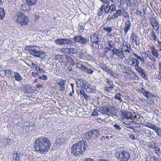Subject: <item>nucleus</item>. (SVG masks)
Instances as JSON below:
<instances>
[{"instance_id": "864d4df0", "label": "nucleus", "mask_w": 161, "mask_h": 161, "mask_svg": "<svg viewBox=\"0 0 161 161\" xmlns=\"http://www.w3.org/2000/svg\"><path fill=\"white\" fill-rule=\"evenodd\" d=\"M63 38L58 39L55 40V43L59 45H62Z\"/></svg>"}, {"instance_id": "37998d69", "label": "nucleus", "mask_w": 161, "mask_h": 161, "mask_svg": "<svg viewBox=\"0 0 161 161\" xmlns=\"http://www.w3.org/2000/svg\"><path fill=\"white\" fill-rule=\"evenodd\" d=\"M114 98L117 99L120 102H121L122 101V98H121V94L119 93H116L115 95Z\"/></svg>"}, {"instance_id": "338daca9", "label": "nucleus", "mask_w": 161, "mask_h": 161, "mask_svg": "<svg viewBox=\"0 0 161 161\" xmlns=\"http://www.w3.org/2000/svg\"><path fill=\"white\" fill-rule=\"evenodd\" d=\"M77 80L76 83L80 85H81L82 83H83L84 81V80L82 79H78Z\"/></svg>"}, {"instance_id": "774afa93", "label": "nucleus", "mask_w": 161, "mask_h": 161, "mask_svg": "<svg viewBox=\"0 0 161 161\" xmlns=\"http://www.w3.org/2000/svg\"><path fill=\"white\" fill-rule=\"evenodd\" d=\"M39 74V73L37 72H33L31 73L32 76L35 78H36L37 77Z\"/></svg>"}, {"instance_id": "dca6fc26", "label": "nucleus", "mask_w": 161, "mask_h": 161, "mask_svg": "<svg viewBox=\"0 0 161 161\" xmlns=\"http://www.w3.org/2000/svg\"><path fill=\"white\" fill-rule=\"evenodd\" d=\"M118 110L114 107H111L108 108V115L109 116H116L118 113Z\"/></svg>"}, {"instance_id": "c85d7f7f", "label": "nucleus", "mask_w": 161, "mask_h": 161, "mask_svg": "<svg viewBox=\"0 0 161 161\" xmlns=\"http://www.w3.org/2000/svg\"><path fill=\"white\" fill-rule=\"evenodd\" d=\"M92 136H93V137H95L97 138L98 136L100 135V132L99 130H92L90 131Z\"/></svg>"}, {"instance_id": "4d7b16f0", "label": "nucleus", "mask_w": 161, "mask_h": 161, "mask_svg": "<svg viewBox=\"0 0 161 161\" xmlns=\"http://www.w3.org/2000/svg\"><path fill=\"white\" fill-rule=\"evenodd\" d=\"M155 153L157 154V155L159 157H161V151L159 148L157 149H155L154 151Z\"/></svg>"}, {"instance_id": "9d476101", "label": "nucleus", "mask_w": 161, "mask_h": 161, "mask_svg": "<svg viewBox=\"0 0 161 161\" xmlns=\"http://www.w3.org/2000/svg\"><path fill=\"white\" fill-rule=\"evenodd\" d=\"M30 53L37 57L43 59L45 57V52L43 51H38L36 49H33L31 50Z\"/></svg>"}, {"instance_id": "39448f33", "label": "nucleus", "mask_w": 161, "mask_h": 161, "mask_svg": "<svg viewBox=\"0 0 161 161\" xmlns=\"http://www.w3.org/2000/svg\"><path fill=\"white\" fill-rule=\"evenodd\" d=\"M107 1L108 3H104L106 4L107 5L103 4L98 9L97 14L98 16H101L103 14L105 15L108 13L110 10L109 6V4L110 3V1L113 3H115L117 2V0H115L114 1H113L111 0H108Z\"/></svg>"}, {"instance_id": "e2e57ef3", "label": "nucleus", "mask_w": 161, "mask_h": 161, "mask_svg": "<svg viewBox=\"0 0 161 161\" xmlns=\"http://www.w3.org/2000/svg\"><path fill=\"white\" fill-rule=\"evenodd\" d=\"M1 72H3V73L4 72V75H7V74H8V73L11 74V70H9V69H8V70H2Z\"/></svg>"}, {"instance_id": "aec40b11", "label": "nucleus", "mask_w": 161, "mask_h": 161, "mask_svg": "<svg viewBox=\"0 0 161 161\" xmlns=\"http://www.w3.org/2000/svg\"><path fill=\"white\" fill-rule=\"evenodd\" d=\"M25 15V14L22 13H19L15 16L14 19L15 21L19 24L21 19H23V17Z\"/></svg>"}, {"instance_id": "680f3d73", "label": "nucleus", "mask_w": 161, "mask_h": 161, "mask_svg": "<svg viewBox=\"0 0 161 161\" xmlns=\"http://www.w3.org/2000/svg\"><path fill=\"white\" fill-rule=\"evenodd\" d=\"M134 37L135 38V40L134 42H135L136 45H139L140 43L139 41H138L137 39V36L136 35H135Z\"/></svg>"}, {"instance_id": "4be33fe9", "label": "nucleus", "mask_w": 161, "mask_h": 161, "mask_svg": "<svg viewBox=\"0 0 161 161\" xmlns=\"http://www.w3.org/2000/svg\"><path fill=\"white\" fill-rule=\"evenodd\" d=\"M19 24L21 26H24L27 25L29 22V19L28 17L25 15L24 16L23 19H21Z\"/></svg>"}, {"instance_id": "72a5a7b5", "label": "nucleus", "mask_w": 161, "mask_h": 161, "mask_svg": "<svg viewBox=\"0 0 161 161\" xmlns=\"http://www.w3.org/2000/svg\"><path fill=\"white\" fill-rule=\"evenodd\" d=\"M122 14V10L119 9L116 10V12L113 13L114 15L115 19L118 18L119 16H120Z\"/></svg>"}, {"instance_id": "603ef678", "label": "nucleus", "mask_w": 161, "mask_h": 161, "mask_svg": "<svg viewBox=\"0 0 161 161\" xmlns=\"http://www.w3.org/2000/svg\"><path fill=\"white\" fill-rule=\"evenodd\" d=\"M151 37L153 40L156 41L157 40V36L154 31H153L151 32Z\"/></svg>"}, {"instance_id": "49530a36", "label": "nucleus", "mask_w": 161, "mask_h": 161, "mask_svg": "<svg viewBox=\"0 0 161 161\" xmlns=\"http://www.w3.org/2000/svg\"><path fill=\"white\" fill-rule=\"evenodd\" d=\"M122 15L125 17L127 18L129 17V15L128 14V13L127 12L125 9L122 10Z\"/></svg>"}, {"instance_id": "c756f323", "label": "nucleus", "mask_w": 161, "mask_h": 161, "mask_svg": "<svg viewBox=\"0 0 161 161\" xmlns=\"http://www.w3.org/2000/svg\"><path fill=\"white\" fill-rule=\"evenodd\" d=\"M62 41V45L69 44L71 45H73V42L71 39L63 38Z\"/></svg>"}, {"instance_id": "f8f14e48", "label": "nucleus", "mask_w": 161, "mask_h": 161, "mask_svg": "<svg viewBox=\"0 0 161 161\" xmlns=\"http://www.w3.org/2000/svg\"><path fill=\"white\" fill-rule=\"evenodd\" d=\"M61 52L65 54L72 55L78 53V49L75 48H63L61 49Z\"/></svg>"}, {"instance_id": "0e129e2a", "label": "nucleus", "mask_w": 161, "mask_h": 161, "mask_svg": "<svg viewBox=\"0 0 161 161\" xmlns=\"http://www.w3.org/2000/svg\"><path fill=\"white\" fill-rule=\"evenodd\" d=\"M152 94L149 91H147L144 96L147 98H148L151 96Z\"/></svg>"}, {"instance_id": "bb28decb", "label": "nucleus", "mask_w": 161, "mask_h": 161, "mask_svg": "<svg viewBox=\"0 0 161 161\" xmlns=\"http://www.w3.org/2000/svg\"><path fill=\"white\" fill-rule=\"evenodd\" d=\"M85 88L88 92H93L94 91L92 86L89 84L87 83L86 84H85Z\"/></svg>"}, {"instance_id": "412c9836", "label": "nucleus", "mask_w": 161, "mask_h": 161, "mask_svg": "<svg viewBox=\"0 0 161 161\" xmlns=\"http://www.w3.org/2000/svg\"><path fill=\"white\" fill-rule=\"evenodd\" d=\"M65 80H62L57 82V84L59 86V88L58 89V90L61 92H63L65 90Z\"/></svg>"}, {"instance_id": "393cba45", "label": "nucleus", "mask_w": 161, "mask_h": 161, "mask_svg": "<svg viewBox=\"0 0 161 161\" xmlns=\"http://www.w3.org/2000/svg\"><path fill=\"white\" fill-rule=\"evenodd\" d=\"M12 139L5 138L3 140L2 142L3 143V145L6 146V147H9L12 144Z\"/></svg>"}, {"instance_id": "0eeeda50", "label": "nucleus", "mask_w": 161, "mask_h": 161, "mask_svg": "<svg viewBox=\"0 0 161 161\" xmlns=\"http://www.w3.org/2000/svg\"><path fill=\"white\" fill-rule=\"evenodd\" d=\"M145 126L153 130L156 133V135L160 138H161V129L158 127L150 122L146 123L144 124Z\"/></svg>"}, {"instance_id": "de8ad7c7", "label": "nucleus", "mask_w": 161, "mask_h": 161, "mask_svg": "<svg viewBox=\"0 0 161 161\" xmlns=\"http://www.w3.org/2000/svg\"><path fill=\"white\" fill-rule=\"evenodd\" d=\"M77 28L80 33H82L84 31V28L82 25L79 24Z\"/></svg>"}, {"instance_id": "58836bf2", "label": "nucleus", "mask_w": 161, "mask_h": 161, "mask_svg": "<svg viewBox=\"0 0 161 161\" xmlns=\"http://www.w3.org/2000/svg\"><path fill=\"white\" fill-rule=\"evenodd\" d=\"M25 1L31 6L35 4L37 2L36 0H25Z\"/></svg>"}, {"instance_id": "cd10ccee", "label": "nucleus", "mask_w": 161, "mask_h": 161, "mask_svg": "<svg viewBox=\"0 0 161 161\" xmlns=\"http://www.w3.org/2000/svg\"><path fill=\"white\" fill-rule=\"evenodd\" d=\"M12 73L14 74V78L15 80L20 81L22 80V77L18 73L16 72H13Z\"/></svg>"}, {"instance_id": "69168bd1", "label": "nucleus", "mask_w": 161, "mask_h": 161, "mask_svg": "<svg viewBox=\"0 0 161 161\" xmlns=\"http://www.w3.org/2000/svg\"><path fill=\"white\" fill-rule=\"evenodd\" d=\"M115 129L117 130H119L121 129V127L117 124H115L114 125Z\"/></svg>"}, {"instance_id": "a878e982", "label": "nucleus", "mask_w": 161, "mask_h": 161, "mask_svg": "<svg viewBox=\"0 0 161 161\" xmlns=\"http://www.w3.org/2000/svg\"><path fill=\"white\" fill-rule=\"evenodd\" d=\"M127 4L128 5L131 6L133 8H136L137 5V2L136 0H128Z\"/></svg>"}, {"instance_id": "473e14b6", "label": "nucleus", "mask_w": 161, "mask_h": 161, "mask_svg": "<svg viewBox=\"0 0 161 161\" xmlns=\"http://www.w3.org/2000/svg\"><path fill=\"white\" fill-rule=\"evenodd\" d=\"M22 157V154L20 153H14L13 155V157L16 161H20V158Z\"/></svg>"}, {"instance_id": "a18cd8bd", "label": "nucleus", "mask_w": 161, "mask_h": 161, "mask_svg": "<svg viewBox=\"0 0 161 161\" xmlns=\"http://www.w3.org/2000/svg\"><path fill=\"white\" fill-rule=\"evenodd\" d=\"M100 110L102 114H107L108 115V108H102Z\"/></svg>"}, {"instance_id": "1a4fd4ad", "label": "nucleus", "mask_w": 161, "mask_h": 161, "mask_svg": "<svg viewBox=\"0 0 161 161\" xmlns=\"http://www.w3.org/2000/svg\"><path fill=\"white\" fill-rule=\"evenodd\" d=\"M74 40L75 42H78L83 45H86L89 42V39L79 34L74 37Z\"/></svg>"}, {"instance_id": "13d9d810", "label": "nucleus", "mask_w": 161, "mask_h": 161, "mask_svg": "<svg viewBox=\"0 0 161 161\" xmlns=\"http://www.w3.org/2000/svg\"><path fill=\"white\" fill-rule=\"evenodd\" d=\"M80 93L82 95L85 99H87L89 97L85 92L83 90H80Z\"/></svg>"}, {"instance_id": "f704fd0d", "label": "nucleus", "mask_w": 161, "mask_h": 161, "mask_svg": "<svg viewBox=\"0 0 161 161\" xmlns=\"http://www.w3.org/2000/svg\"><path fill=\"white\" fill-rule=\"evenodd\" d=\"M114 3V4H112L111 5H110L109 4V8L111 10L110 13L115 11L116 10V6L114 4L115 3Z\"/></svg>"}, {"instance_id": "ddd939ff", "label": "nucleus", "mask_w": 161, "mask_h": 161, "mask_svg": "<svg viewBox=\"0 0 161 161\" xmlns=\"http://www.w3.org/2000/svg\"><path fill=\"white\" fill-rule=\"evenodd\" d=\"M140 54L141 56L143 57V58L145 60H147V58L148 57L149 59L152 61L154 64L156 63V59L153 55H152L150 54L147 53V52H141Z\"/></svg>"}, {"instance_id": "2eb2a0df", "label": "nucleus", "mask_w": 161, "mask_h": 161, "mask_svg": "<svg viewBox=\"0 0 161 161\" xmlns=\"http://www.w3.org/2000/svg\"><path fill=\"white\" fill-rule=\"evenodd\" d=\"M150 24L153 28L156 31H158L159 28L158 23L154 17H152L150 19Z\"/></svg>"}, {"instance_id": "9b49d317", "label": "nucleus", "mask_w": 161, "mask_h": 161, "mask_svg": "<svg viewBox=\"0 0 161 161\" xmlns=\"http://www.w3.org/2000/svg\"><path fill=\"white\" fill-rule=\"evenodd\" d=\"M31 69H35L36 71L39 73V74H43L45 73V71L42 68L40 64L37 63L36 62H32L31 66L28 65Z\"/></svg>"}, {"instance_id": "ea45409f", "label": "nucleus", "mask_w": 161, "mask_h": 161, "mask_svg": "<svg viewBox=\"0 0 161 161\" xmlns=\"http://www.w3.org/2000/svg\"><path fill=\"white\" fill-rule=\"evenodd\" d=\"M148 146L153 149H155L157 147L156 144L154 142H149Z\"/></svg>"}, {"instance_id": "5fc2aeb1", "label": "nucleus", "mask_w": 161, "mask_h": 161, "mask_svg": "<svg viewBox=\"0 0 161 161\" xmlns=\"http://www.w3.org/2000/svg\"><path fill=\"white\" fill-rule=\"evenodd\" d=\"M135 69L139 73H140L144 70L142 67L139 66V65L135 68Z\"/></svg>"}, {"instance_id": "4468645a", "label": "nucleus", "mask_w": 161, "mask_h": 161, "mask_svg": "<svg viewBox=\"0 0 161 161\" xmlns=\"http://www.w3.org/2000/svg\"><path fill=\"white\" fill-rule=\"evenodd\" d=\"M112 53L113 55H115L118 56L119 58L121 59H124L126 55L121 49L113 48L112 49Z\"/></svg>"}, {"instance_id": "8fccbe9b", "label": "nucleus", "mask_w": 161, "mask_h": 161, "mask_svg": "<svg viewBox=\"0 0 161 161\" xmlns=\"http://www.w3.org/2000/svg\"><path fill=\"white\" fill-rule=\"evenodd\" d=\"M151 54L153 56L158 58L159 56V54L156 50L151 52Z\"/></svg>"}, {"instance_id": "b1692460", "label": "nucleus", "mask_w": 161, "mask_h": 161, "mask_svg": "<svg viewBox=\"0 0 161 161\" xmlns=\"http://www.w3.org/2000/svg\"><path fill=\"white\" fill-rule=\"evenodd\" d=\"M19 8L20 9L24 12H28L30 10V8L29 6L25 4H21L20 5Z\"/></svg>"}, {"instance_id": "4c0bfd02", "label": "nucleus", "mask_w": 161, "mask_h": 161, "mask_svg": "<svg viewBox=\"0 0 161 161\" xmlns=\"http://www.w3.org/2000/svg\"><path fill=\"white\" fill-rule=\"evenodd\" d=\"M114 88L113 86H109V87L106 86L104 87V90L106 92H111Z\"/></svg>"}, {"instance_id": "5701e85b", "label": "nucleus", "mask_w": 161, "mask_h": 161, "mask_svg": "<svg viewBox=\"0 0 161 161\" xmlns=\"http://www.w3.org/2000/svg\"><path fill=\"white\" fill-rule=\"evenodd\" d=\"M107 44L108 47H110V48H114L116 46V44L115 41L113 40V39L112 40H108L107 42Z\"/></svg>"}, {"instance_id": "f257e3e1", "label": "nucleus", "mask_w": 161, "mask_h": 161, "mask_svg": "<svg viewBox=\"0 0 161 161\" xmlns=\"http://www.w3.org/2000/svg\"><path fill=\"white\" fill-rule=\"evenodd\" d=\"M51 146L50 140L44 137H41L35 140V149L41 154H44L49 150Z\"/></svg>"}, {"instance_id": "09e8293b", "label": "nucleus", "mask_w": 161, "mask_h": 161, "mask_svg": "<svg viewBox=\"0 0 161 161\" xmlns=\"http://www.w3.org/2000/svg\"><path fill=\"white\" fill-rule=\"evenodd\" d=\"M115 18L114 17V15L113 14L112 15H111V14L108 15V17L106 19V20L107 21H110L111 20H114L115 19Z\"/></svg>"}, {"instance_id": "f3484780", "label": "nucleus", "mask_w": 161, "mask_h": 161, "mask_svg": "<svg viewBox=\"0 0 161 161\" xmlns=\"http://www.w3.org/2000/svg\"><path fill=\"white\" fill-rule=\"evenodd\" d=\"M122 116L127 119H130V120H134L133 115L130 112L128 111H125L123 112Z\"/></svg>"}, {"instance_id": "f03ea898", "label": "nucleus", "mask_w": 161, "mask_h": 161, "mask_svg": "<svg viewBox=\"0 0 161 161\" xmlns=\"http://www.w3.org/2000/svg\"><path fill=\"white\" fill-rule=\"evenodd\" d=\"M87 147V143L84 141L78 142L76 144H74L71 147V153L75 156L83 154Z\"/></svg>"}, {"instance_id": "423d86ee", "label": "nucleus", "mask_w": 161, "mask_h": 161, "mask_svg": "<svg viewBox=\"0 0 161 161\" xmlns=\"http://www.w3.org/2000/svg\"><path fill=\"white\" fill-rule=\"evenodd\" d=\"M116 157L120 161H128L130 158V154L126 151H121L117 153Z\"/></svg>"}, {"instance_id": "79ce46f5", "label": "nucleus", "mask_w": 161, "mask_h": 161, "mask_svg": "<svg viewBox=\"0 0 161 161\" xmlns=\"http://www.w3.org/2000/svg\"><path fill=\"white\" fill-rule=\"evenodd\" d=\"M107 73L115 77H116L117 76V74L116 73L110 69H108Z\"/></svg>"}, {"instance_id": "20e7f679", "label": "nucleus", "mask_w": 161, "mask_h": 161, "mask_svg": "<svg viewBox=\"0 0 161 161\" xmlns=\"http://www.w3.org/2000/svg\"><path fill=\"white\" fill-rule=\"evenodd\" d=\"M91 46L94 49H99V45L101 43V38L96 34H94L90 36Z\"/></svg>"}, {"instance_id": "c9c22d12", "label": "nucleus", "mask_w": 161, "mask_h": 161, "mask_svg": "<svg viewBox=\"0 0 161 161\" xmlns=\"http://www.w3.org/2000/svg\"><path fill=\"white\" fill-rule=\"evenodd\" d=\"M63 56L61 55H58L56 56V59L59 62L62 63L63 61Z\"/></svg>"}, {"instance_id": "7c9ffc66", "label": "nucleus", "mask_w": 161, "mask_h": 161, "mask_svg": "<svg viewBox=\"0 0 161 161\" xmlns=\"http://www.w3.org/2000/svg\"><path fill=\"white\" fill-rule=\"evenodd\" d=\"M93 136L92 135L91 131H87L84 134V137L87 140H91L92 139Z\"/></svg>"}, {"instance_id": "e433bc0d", "label": "nucleus", "mask_w": 161, "mask_h": 161, "mask_svg": "<svg viewBox=\"0 0 161 161\" xmlns=\"http://www.w3.org/2000/svg\"><path fill=\"white\" fill-rule=\"evenodd\" d=\"M5 13L3 8H0V19H2L4 17Z\"/></svg>"}, {"instance_id": "3c124183", "label": "nucleus", "mask_w": 161, "mask_h": 161, "mask_svg": "<svg viewBox=\"0 0 161 161\" xmlns=\"http://www.w3.org/2000/svg\"><path fill=\"white\" fill-rule=\"evenodd\" d=\"M39 79L40 80H48V77L46 75H43L42 76H39Z\"/></svg>"}, {"instance_id": "a19ab883", "label": "nucleus", "mask_w": 161, "mask_h": 161, "mask_svg": "<svg viewBox=\"0 0 161 161\" xmlns=\"http://www.w3.org/2000/svg\"><path fill=\"white\" fill-rule=\"evenodd\" d=\"M104 31H106L108 33L111 32L112 31V27L107 26H106L103 28Z\"/></svg>"}, {"instance_id": "7ed1b4c3", "label": "nucleus", "mask_w": 161, "mask_h": 161, "mask_svg": "<svg viewBox=\"0 0 161 161\" xmlns=\"http://www.w3.org/2000/svg\"><path fill=\"white\" fill-rule=\"evenodd\" d=\"M133 57L130 59L131 63H130L129 64L132 66L134 67V68L139 65L140 61L141 62L144 63L145 60L144 59L142 56L139 55L137 53H134L132 54Z\"/></svg>"}, {"instance_id": "c03bdc74", "label": "nucleus", "mask_w": 161, "mask_h": 161, "mask_svg": "<svg viewBox=\"0 0 161 161\" xmlns=\"http://www.w3.org/2000/svg\"><path fill=\"white\" fill-rule=\"evenodd\" d=\"M76 66L77 68L81 69L82 71H83L85 66L81 64L80 63H77L76 64Z\"/></svg>"}, {"instance_id": "6ab92c4d", "label": "nucleus", "mask_w": 161, "mask_h": 161, "mask_svg": "<svg viewBox=\"0 0 161 161\" xmlns=\"http://www.w3.org/2000/svg\"><path fill=\"white\" fill-rule=\"evenodd\" d=\"M104 53L105 56L108 57H113L114 55L112 53V49L110 47H106L104 49Z\"/></svg>"}, {"instance_id": "a211bd4d", "label": "nucleus", "mask_w": 161, "mask_h": 161, "mask_svg": "<svg viewBox=\"0 0 161 161\" xmlns=\"http://www.w3.org/2000/svg\"><path fill=\"white\" fill-rule=\"evenodd\" d=\"M125 27L124 28V32L125 34H127L128 31L131 28V23L130 19L126 20L124 22Z\"/></svg>"}, {"instance_id": "6e6552de", "label": "nucleus", "mask_w": 161, "mask_h": 161, "mask_svg": "<svg viewBox=\"0 0 161 161\" xmlns=\"http://www.w3.org/2000/svg\"><path fill=\"white\" fill-rule=\"evenodd\" d=\"M131 45L128 44L127 42L124 40L121 46V49L125 55L127 56L130 54L132 50Z\"/></svg>"}, {"instance_id": "2f4dec72", "label": "nucleus", "mask_w": 161, "mask_h": 161, "mask_svg": "<svg viewBox=\"0 0 161 161\" xmlns=\"http://www.w3.org/2000/svg\"><path fill=\"white\" fill-rule=\"evenodd\" d=\"M83 71L89 74H91L93 73L94 71L93 69H91L85 66Z\"/></svg>"}, {"instance_id": "bf43d9fd", "label": "nucleus", "mask_w": 161, "mask_h": 161, "mask_svg": "<svg viewBox=\"0 0 161 161\" xmlns=\"http://www.w3.org/2000/svg\"><path fill=\"white\" fill-rule=\"evenodd\" d=\"M105 81L108 83V85L109 86H113V81L112 80H108V79H106V80H105Z\"/></svg>"}, {"instance_id": "052dcab7", "label": "nucleus", "mask_w": 161, "mask_h": 161, "mask_svg": "<svg viewBox=\"0 0 161 161\" xmlns=\"http://www.w3.org/2000/svg\"><path fill=\"white\" fill-rule=\"evenodd\" d=\"M34 47L31 46H26L25 47V50H26L29 51L30 52L31 50V49H33L32 48Z\"/></svg>"}, {"instance_id": "6e6d98bb", "label": "nucleus", "mask_w": 161, "mask_h": 161, "mask_svg": "<svg viewBox=\"0 0 161 161\" xmlns=\"http://www.w3.org/2000/svg\"><path fill=\"white\" fill-rule=\"evenodd\" d=\"M142 76V78L144 79H147V76L146 75V72L144 70L143 71L140 73Z\"/></svg>"}]
</instances>
